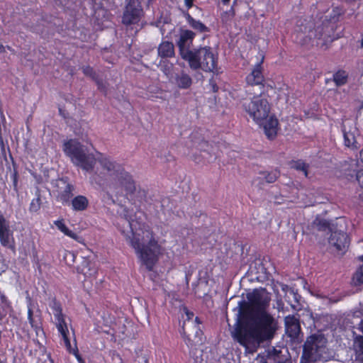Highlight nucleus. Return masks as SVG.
<instances>
[{
	"instance_id": "obj_37",
	"label": "nucleus",
	"mask_w": 363,
	"mask_h": 363,
	"mask_svg": "<svg viewBox=\"0 0 363 363\" xmlns=\"http://www.w3.org/2000/svg\"><path fill=\"white\" fill-rule=\"evenodd\" d=\"M9 305L0 306V323H3V320L6 317L8 314V308Z\"/></svg>"
},
{
	"instance_id": "obj_43",
	"label": "nucleus",
	"mask_w": 363,
	"mask_h": 363,
	"mask_svg": "<svg viewBox=\"0 0 363 363\" xmlns=\"http://www.w3.org/2000/svg\"><path fill=\"white\" fill-rule=\"evenodd\" d=\"M74 354L78 362H82V359H84L82 356L79 354V352H78V350L76 349L74 351Z\"/></svg>"
},
{
	"instance_id": "obj_29",
	"label": "nucleus",
	"mask_w": 363,
	"mask_h": 363,
	"mask_svg": "<svg viewBox=\"0 0 363 363\" xmlns=\"http://www.w3.org/2000/svg\"><path fill=\"white\" fill-rule=\"evenodd\" d=\"M291 167L298 171H302L305 177H308L309 165L301 160L292 161Z\"/></svg>"
},
{
	"instance_id": "obj_26",
	"label": "nucleus",
	"mask_w": 363,
	"mask_h": 363,
	"mask_svg": "<svg viewBox=\"0 0 363 363\" xmlns=\"http://www.w3.org/2000/svg\"><path fill=\"white\" fill-rule=\"evenodd\" d=\"M56 320V328L60 335L64 333H69L67 324L65 321V315L64 313L55 316Z\"/></svg>"
},
{
	"instance_id": "obj_4",
	"label": "nucleus",
	"mask_w": 363,
	"mask_h": 363,
	"mask_svg": "<svg viewBox=\"0 0 363 363\" xmlns=\"http://www.w3.org/2000/svg\"><path fill=\"white\" fill-rule=\"evenodd\" d=\"M184 60L192 70L201 69L206 72L218 73V54L213 52L210 46H201L193 52H188Z\"/></svg>"
},
{
	"instance_id": "obj_30",
	"label": "nucleus",
	"mask_w": 363,
	"mask_h": 363,
	"mask_svg": "<svg viewBox=\"0 0 363 363\" xmlns=\"http://www.w3.org/2000/svg\"><path fill=\"white\" fill-rule=\"evenodd\" d=\"M49 306L52 309L54 316H59L63 313L62 312V306L60 301H58L56 297H52L50 302Z\"/></svg>"
},
{
	"instance_id": "obj_48",
	"label": "nucleus",
	"mask_w": 363,
	"mask_h": 363,
	"mask_svg": "<svg viewBox=\"0 0 363 363\" xmlns=\"http://www.w3.org/2000/svg\"><path fill=\"white\" fill-rule=\"evenodd\" d=\"M6 297L5 296V295L4 294H1V301L4 303V302L6 301Z\"/></svg>"
},
{
	"instance_id": "obj_27",
	"label": "nucleus",
	"mask_w": 363,
	"mask_h": 363,
	"mask_svg": "<svg viewBox=\"0 0 363 363\" xmlns=\"http://www.w3.org/2000/svg\"><path fill=\"white\" fill-rule=\"evenodd\" d=\"M356 359L363 363V336H357L354 340Z\"/></svg>"
},
{
	"instance_id": "obj_57",
	"label": "nucleus",
	"mask_w": 363,
	"mask_h": 363,
	"mask_svg": "<svg viewBox=\"0 0 363 363\" xmlns=\"http://www.w3.org/2000/svg\"><path fill=\"white\" fill-rule=\"evenodd\" d=\"M329 80H330L329 79H325V82H326V83H327V82H329Z\"/></svg>"
},
{
	"instance_id": "obj_53",
	"label": "nucleus",
	"mask_w": 363,
	"mask_h": 363,
	"mask_svg": "<svg viewBox=\"0 0 363 363\" xmlns=\"http://www.w3.org/2000/svg\"><path fill=\"white\" fill-rule=\"evenodd\" d=\"M193 160H194L196 162H200V160H198L196 157H194Z\"/></svg>"
},
{
	"instance_id": "obj_23",
	"label": "nucleus",
	"mask_w": 363,
	"mask_h": 363,
	"mask_svg": "<svg viewBox=\"0 0 363 363\" xmlns=\"http://www.w3.org/2000/svg\"><path fill=\"white\" fill-rule=\"evenodd\" d=\"M28 320L36 335H39L40 333L44 334L41 318L40 316L34 317L33 311L30 307L28 308Z\"/></svg>"
},
{
	"instance_id": "obj_44",
	"label": "nucleus",
	"mask_w": 363,
	"mask_h": 363,
	"mask_svg": "<svg viewBox=\"0 0 363 363\" xmlns=\"http://www.w3.org/2000/svg\"><path fill=\"white\" fill-rule=\"evenodd\" d=\"M183 337H184L186 344L188 345V347H192L193 344L191 343V340H190L189 337H186V338L185 337V333H184Z\"/></svg>"
},
{
	"instance_id": "obj_14",
	"label": "nucleus",
	"mask_w": 363,
	"mask_h": 363,
	"mask_svg": "<svg viewBox=\"0 0 363 363\" xmlns=\"http://www.w3.org/2000/svg\"><path fill=\"white\" fill-rule=\"evenodd\" d=\"M261 363H292L290 357L282 354L279 350L273 348L269 350L264 357L260 360Z\"/></svg>"
},
{
	"instance_id": "obj_42",
	"label": "nucleus",
	"mask_w": 363,
	"mask_h": 363,
	"mask_svg": "<svg viewBox=\"0 0 363 363\" xmlns=\"http://www.w3.org/2000/svg\"><path fill=\"white\" fill-rule=\"evenodd\" d=\"M194 0H184L185 6L187 8V10L189 11V9H190L194 6Z\"/></svg>"
},
{
	"instance_id": "obj_35",
	"label": "nucleus",
	"mask_w": 363,
	"mask_h": 363,
	"mask_svg": "<svg viewBox=\"0 0 363 363\" xmlns=\"http://www.w3.org/2000/svg\"><path fill=\"white\" fill-rule=\"evenodd\" d=\"M279 176V172L277 170L267 172L265 176L266 182L268 183H274Z\"/></svg>"
},
{
	"instance_id": "obj_51",
	"label": "nucleus",
	"mask_w": 363,
	"mask_h": 363,
	"mask_svg": "<svg viewBox=\"0 0 363 363\" xmlns=\"http://www.w3.org/2000/svg\"><path fill=\"white\" fill-rule=\"evenodd\" d=\"M360 158L363 162V149L360 151Z\"/></svg>"
},
{
	"instance_id": "obj_18",
	"label": "nucleus",
	"mask_w": 363,
	"mask_h": 363,
	"mask_svg": "<svg viewBox=\"0 0 363 363\" xmlns=\"http://www.w3.org/2000/svg\"><path fill=\"white\" fill-rule=\"evenodd\" d=\"M60 181L65 184L63 190L58 192L57 200L63 204L69 203L71 199L73 196V191H74V186L67 182L65 179H61Z\"/></svg>"
},
{
	"instance_id": "obj_25",
	"label": "nucleus",
	"mask_w": 363,
	"mask_h": 363,
	"mask_svg": "<svg viewBox=\"0 0 363 363\" xmlns=\"http://www.w3.org/2000/svg\"><path fill=\"white\" fill-rule=\"evenodd\" d=\"M78 272L83 274L86 277H95L97 274L96 269L94 264L89 260H84L82 265L78 267Z\"/></svg>"
},
{
	"instance_id": "obj_24",
	"label": "nucleus",
	"mask_w": 363,
	"mask_h": 363,
	"mask_svg": "<svg viewBox=\"0 0 363 363\" xmlns=\"http://www.w3.org/2000/svg\"><path fill=\"white\" fill-rule=\"evenodd\" d=\"M349 79L348 72L342 69H337L333 75L332 80L337 87L345 85Z\"/></svg>"
},
{
	"instance_id": "obj_40",
	"label": "nucleus",
	"mask_w": 363,
	"mask_h": 363,
	"mask_svg": "<svg viewBox=\"0 0 363 363\" xmlns=\"http://www.w3.org/2000/svg\"><path fill=\"white\" fill-rule=\"evenodd\" d=\"M209 86H211L213 92L216 93L218 91V86L217 85L213 78L209 79Z\"/></svg>"
},
{
	"instance_id": "obj_19",
	"label": "nucleus",
	"mask_w": 363,
	"mask_h": 363,
	"mask_svg": "<svg viewBox=\"0 0 363 363\" xmlns=\"http://www.w3.org/2000/svg\"><path fill=\"white\" fill-rule=\"evenodd\" d=\"M182 15L189 26L199 33H208L210 29L201 21L193 18L188 11H182Z\"/></svg>"
},
{
	"instance_id": "obj_34",
	"label": "nucleus",
	"mask_w": 363,
	"mask_h": 363,
	"mask_svg": "<svg viewBox=\"0 0 363 363\" xmlns=\"http://www.w3.org/2000/svg\"><path fill=\"white\" fill-rule=\"evenodd\" d=\"M235 12L233 9H230L229 11H224L221 13V21L223 23H227L228 21L234 17Z\"/></svg>"
},
{
	"instance_id": "obj_1",
	"label": "nucleus",
	"mask_w": 363,
	"mask_h": 363,
	"mask_svg": "<svg viewBox=\"0 0 363 363\" xmlns=\"http://www.w3.org/2000/svg\"><path fill=\"white\" fill-rule=\"evenodd\" d=\"M62 150L75 166L88 172L94 170L97 160L101 170L94 172L92 180L100 186H106L116 194L124 191L126 196L135 193L136 183L133 175L125 170L123 164L110 157L99 152L96 159L94 154L89 153L80 142L74 139L65 141Z\"/></svg>"
},
{
	"instance_id": "obj_16",
	"label": "nucleus",
	"mask_w": 363,
	"mask_h": 363,
	"mask_svg": "<svg viewBox=\"0 0 363 363\" xmlns=\"http://www.w3.org/2000/svg\"><path fill=\"white\" fill-rule=\"evenodd\" d=\"M172 82L180 89H188L191 86L193 79L188 73L182 70L175 74Z\"/></svg>"
},
{
	"instance_id": "obj_55",
	"label": "nucleus",
	"mask_w": 363,
	"mask_h": 363,
	"mask_svg": "<svg viewBox=\"0 0 363 363\" xmlns=\"http://www.w3.org/2000/svg\"><path fill=\"white\" fill-rule=\"evenodd\" d=\"M359 259H360L361 261H363V255H362V256H360V257H359Z\"/></svg>"
},
{
	"instance_id": "obj_11",
	"label": "nucleus",
	"mask_w": 363,
	"mask_h": 363,
	"mask_svg": "<svg viewBox=\"0 0 363 363\" xmlns=\"http://www.w3.org/2000/svg\"><path fill=\"white\" fill-rule=\"evenodd\" d=\"M196 37V33L191 30H182L180 32L179 40L177 42V47L181 57L184 60L185 55L188 52H193L189 47L192 45Z\"/></svg>"
},
{
	"instance_id": "obj_22",
	"label": "nucleus",
	"mask_w": 363,
	"mask_h": 363,
	"mask_svg": "<svg viewBox=\"0 0 363 363\" xmlns=\"http://www.w3.org/2000/svg\"><path fill=\"white\" fill-rule=\"evenodd\" d=\"M69 203L74 211H84L87 209L89 204V199L83 195L73 197Z\"/></svg>"
},
{
	"instance_id": "obj_45",
	"label": "nucleus",
	"mask_w": 363,
	"mask_h": 363,
	"mask_svg": "<svg viewBox=\"0 0 363 363\" xmlns=\"http://www.w3.org/2000/svg\"><path fill=\"white\" fill-rule=\"evenodd\" d=\"M0 363H7V359L4 354H0Z\"/></svg>"
},
{
	"instance_id": "obj_20",
	"label": "nucleus",
	"mask_w": 363,
	"mask_h": 363,
	"mask_svg": "<svg viewBox=\"0 0 363 363\" xmlns=\"http://www.w3.org/2000/svg\"><path fill=\"white\" fill-rule=\"evenodd\" d=\"M158 56L161 58H172L175 55L173 43L165 40L162 41L157 48Z\"/></svg>"
},
{
	"instance_id": "obj_6",
	"label": "nucleus",
	"mask_w": 363,
	"mask_h": 363,
	"mask_svg": "<svg viewBox=\"0 0 363 363\" xmlns=\"http://www.w3.org/2000/svg\"><path fill=\"white\" fill-rule=\"evenodd\" d=\"M263 93L255 95L250 101H245L242 107L249 116L257 124H262L267 119L270 112V105Z\"/></svg>"
},
{
	"instance_id": "obj_47",
	"label": "nucleus",
	"mask_w": 363,
	"mask_h": 363,
	"mask_svg": "<svg viewBox=\"0 0 363 363\" xmlns=\"http://www.w3.org/2000/svg\"><path fill=\"white\" fill-rule=\"evenodd\" d=\"M5 52V47L2 44H0V53H4Z\"/></svg>"
},
{
	"instance_id": "obj_38",
	"label": "nucleus",
	"mask_w": 363,
	"mask_h": 363,
	"mask_svg": "<svg viewBox=\"0 0 363 363\" xmlns=\"http://www.w3.org/2000/svg\"><path fill=\"white\" fill-rule=\"evenodd\" d=\"M356 179L358 182L359 186L363 189V169L357 171L356 174Z\"/></svg>"
},
{
	"instance_id": "obj_21",
	"label": "nucleus",
	"mask_w": 363,
	"mask_h": 363,
	"mask_svg": "<svg viewBox=\"0 0 363 363\" xmlns=\"http://www.w3.org/2000/svg\"><path fill=\"white\" fill-rule=\"evenodd\" d=\"M54 224L57 228V229L60 230L62 233H63L65 235L74 240L79 243H83L84 238L82 236L77 235L76 233L69 230L68 227L65 225V221L62 218L55 220Z\"/></svg>"
},
{
	"instance_id": "obj_49",
	"label": "nucleus",
	"mask_w": 363,
	"mask_h": 363,
	"mask_svg": "<svg viewBox=\"0 0 363 363\" xmlns=\"http://www.w3.org/2000/svg\"><path fill=\"white\" fill-rule=\"evenodd\" d=\"M195 321L196 322V323H197L198 325L201 324V321L200 320V319H199V317H196V318H195Z\"/></svg>"
},
{
	"instance_id": "obj_5",
	"label": "nucleus",
	"mask_w": 363,
	"mask_h": 363,
	"mask_svg": "<svg viewBox=\"0 0 363 363\" xmlns=\"http://www.w3.org/2000/svg\"><path fill=\"white\" fill-rule=\"evenodd\" d=\"M345 9L340 6L334 7L329 16H325L320 26L315 28V37L322 39L324 43L333 41L338 38L335 34L337 23L342 19L345 14Z\"/></svg>"
},
{
	"instance_id": "obj_41",
	"label": "nucleus",
	"mask_w": 363,
	"mask_h": 363,
	"mask_svg": "<svg viewBox=\"0 0 363 363\" xmlns=\"http://www.w3.org/2000/svg\"><path fill=\"white\" fill-rule=\"evenodd\" d=\"M208 146V142L204 140H202L198 145V149L201 151H206V147Z\"/></svg>"
},
{
	"instance_id": "obj_12",
	"label": "nucleus",
	"mask_w": 363,
	"mask_h": 363,
	"mask_svg": "<svg viewBox=\"0 0 363 363\" xmlns=\"http://www.w3.org/2000/svg\"><path fill=\"white\" fill-rule=\"evenodd\" d=\"M329 242L337 252L344 253L350 245V238L346 233L336 230L331 233Z\"/></svg>"
},
{
	"instance_id": "obj_52",
	"label": "nucleus",
	"mask_w": 363,
	"mask_h": 363,
	"mask_svg": "<svg viewBox=\"0 0 363 363\" xmlns=\"http://www.w3.org/2000/svg\"><path fill=\"white\" fill-rule=\"evenodd\" d=\"M359 108H360V109H363V100L361 101Z\"/></svg>"
},
{
	"instance_id": "obj_32",
	"label": "nucleus",
	"mask_w": 363,
	"mask_h": 363,
	"mask_svg": "<svg viewBox=\"0 0 363 363\" xmlns=\"http://www.w3.org/2000/svg\"><path fill=\"white\" fill-rule=\"evenodd\" d=\"M352 281L354 286H361L363 284V270L362 268L358 269L352 277Z\"/></svg>"
},
{
	"instance_id": "obj_7",
	"label": "nucleus",
	"mask_w": 363,
	"mask_h": 363,
	"mask_svg": "<svg viewBox=\"0 0 363 363\" xmlns=\"http://www.w3.org/2000/svg\"><path fill=\"white\" fill-rule=\"evenodd\" d=\"M321 337L312 335L307 337L303 344L300 363H315L321 358L323 347L320 345Z\"/></svg>"
},
{
	"instance_id": "obj_15",
	"label": "nucleus",
	"mask_w": 363,
	"mask_h": 363,
	"mask_svg": "<svg viewBox=\"0 0 363 363\" xmlns=\"http://www.w3.org/2000/svg\"><path fill=\"white\" fill-rule=\"evenodd\" d=\"M286 333L292 338L297 337L300 331L301 325L299 318L294 315H289L284 318Z\"/></svg>"
},
{
	"instance_id": "obj_31",
	"label": "nucleus",
	"mask_w": 363,
	"mask_h": 363,
	"mask_svg": "<svg viewBox=\"0 0 363 363\" xmlns=\"http://www.w3.org/2000/svg\"><path fill=\"white\" fill-rule=\"evenodd\" d=\"M41 206V199H40V195L38 194L37 198L33 199L30 206H29V211L31 213H36L38 212Z\"/></svg>"
},
{
	"instance_id": "obj_2",
	"label": "nucleus",
	"mask_w": 363,
	"mask_h": 363,
	"mask_svg": "<svg viewBox=\"0 0 363 363\" xmlns=\"http://www.w3.org/2000/svg\"><path fill=\"white\" fill-rule=\"evenodd\" d=\"M247 301L239 302V316L233 337L237 342L247 347L274 338L278 328L277 322L267 311L269 298L264 293L254 289L247 294Z\"/></svg>"
},
{
	"instance_id": "obj_50",
	"label": "nucleus",
	"mask_w": 363,
	"mask_h": 363,
	"mask_svg": "<svg viewBox=\"0 0 363 363\" xmlns=\"http://www.w3.org/2000/svg\"><path fill=\"white\" fill-rule=\"evenodd\" d=\"M221 1L223 4L228 5V4H229L230 0H221Z\"/></svg>"
},
{
	"instance_id": "obj_54",
	"label": "nucleus",
	"mask_w": 363,
	"mask_h": 363,
	"mask_svg": "<svg viewBox=\"0 0 363 363\" xmlns=\"http://www.w3.org/2000/svg\"><path fill=\"white\" fill-rule=\"evenodd\" d=\"M361 47L363 48V38L361 40Z\"/></svg>"
},
{
	"instance_id": "obj_17",
	"label": "nucleus",
	"mask_w": 363,
	"mask_h": 363,
	"mask_svg": "<svg viewBox=\"0 0 363 363\" xmlns=\"http://www.w3.org/2000/svg\"><path fill=\"white\" fill-rule=\"evenodd\" d=\"M265 121L266 122L263 127L264 133L269 140H272L277 135L279 121L275 116H271Z\"/></svg>"
},
{
	"instance_id": "obj_9",
	"label": "nucleus",
	"mask_w": 363,
	"mask_h": 363,
	"mask_svg": "<svg viewBox=\"0 0 363 363\" xmlns=\"http://www.w3.org/2000/svg\"><path fill=\"white\" fill-rule=\"evenodd\" d=\"M264 57L255 65L252 71L246 76L245 82L248 86H258L261 93H264L265 88V78L263 74V62Z\"/></svg>"
},
{
	"instance_id": "obj_3",
	"label": "nucleus",
	"mask_w": 363,
	"mask_h": 363,
	"mask_svg": "<svg viewBox=\"0 0 363 363\" xmlns=\"http://www.w3.org/2000/svg\"><path fill=\"white\" fill-rule=\"evenodd\" d=\"M125 221L130 228V235L127 237L129 245L134 249L141 264L145 266L147 271H152L162 255V246L152 230H142L141 235L134 230L130 220L125 219Z\"/></svg>"
},
{
	"instance_id": "obj_46",
	"label": "nucleus",
	"mask_w": 363,
	"mask_h": 363,
	"mask_svg": "<svg viewBox=\"0 0 363 363\" xmlns=\"http://www.w3.org/2000/svg\"><path fill=\"white\" fill-rule=\"evenodd\" d=\"M186 313L189 319L191 318L194 316V313L189 311H187Z\"/></svg>"
},
{
	"instance_id": "obj_13",
	"label": "nucleus",
	"mask_w": 363,
	"mask_h": 363,
	"mask_svg": "<svg viewBox=\"0 0 363 363\" xmlns=\"http://www.w3.org/2000/svg\"><path fill=\"white\" fill-rule=\"evenodd\" d=\"M342 130L345 145L352 149H358L359 146L356 140L358 129L354 125L347 126L346 124H342Z\"/></svg>"
},
{
	"instance_id": "obj_39",
	"label": "nucleus",
	"mask_w": 363,
	"mask_h": 363,
	"mask_svg": "<svg viewBox=\"0 0 363 363\" xmlns=\"http://www.w3.org/2000/svg\"><path fill=\"white\" fill-rule=\"evenodd\" d=\"M62 337V339L64 340V342H65V345L66 346V347L67 348V350L70 351V349H71V342H70V340H69V333H64V334H62L61 335Z\"/></svg>"
},
{
	"instance_id": "obj_56",
	"label": "nucleus",
	"mask_w": 363,
	"mask_h": 363,
	"mask_svg": "<svg viewBox=\"0 0 363 363\" xmlns=\"http://www.w3.org/2000/svg\"><path fill=\"white\" fill-rule=\"evenodd\" d=\"M78 363H85L84 359H82V362H78Z\"/></svg>"
},
{
	"instance_id": "obj_28",
	"label": "nucleus",
	"mask_w": 363,
	"mask_h": 363,
	"mask_svg": "<svg viewBox=\"0 0 363 363\" xmlns=\"http://www.w3.org/2000/svg\"><path fill=\"white\" fill-rule=\"evenodd\" d=\"M313 225L319 231H331L330 223L328 220L325 219L316 218L313 220Z\"/></svg>"
},
{
	"instance_id": "obj_10",
	"label": "nucleus",
	"mask_w": 363,
	"mask_h": 363,
	"mask_svg": "<svg viewBox=\"0 0 363 363\" xmlns=\"http://www.w3.org/2000/svg\"><path fill=\"white\" fill-rule=\"evenodd\" d=\"M0 243L4 247L16 252L13 232L10 228L9 222L1 213H0Z\"/></svg>"
},
{
	"instance_id": "obj_36",
	"label": "nucleus",
	"mask_w": 363,
	"mask_h": 363,
	"mask_svg": "<svg viewBox=\"0 0 363 363\" xmlns=\"http://www.w3.org/2000/svg\"><path fill=\"white\" fill-rule=\"evenodd\" d=\"M97 85V87H98V89L101 91L102 93H104V95H106L107 94V87H106V84L103 82V80L101 79H100L99 77H98L95 81H94Z\"/></svg>"
},
{
	"instance_id": "obj_8",
	"label": "nucleus",
	"mask_w": 363,
	"mask_h": 363,
	"mask_svg": "<svg viewBox=\"0 0 363 363\" xmlns=\"http://www.w3.org/2000/svg\"><path fill=\"white\" fill-rule=\"evenodd\" d=\"M144 16V11L139 0H128L123 9L121 22L126 27L138 25Z\"/></svg>"
},
{
	"instance_id": "obj_33",
	"label": "nucleus",
	"mask_w": 363,
	"mask_h": 363,
	"mask_svg": "<svg viewBox=\"0 0 363 363\" xmlns=\"http://www.w3.org/2000/svg\"><path fill=\"white\" fill-rule=\"evenodd\" d=\"M82 72L85 76L90 77L93 81H95L99 77L93 67L89 65L84 66L82 67Z\"/></svg>"
}]
</instances>
